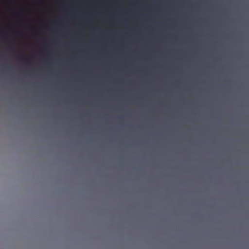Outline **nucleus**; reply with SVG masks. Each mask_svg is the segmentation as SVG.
<instances>
[{
	"instance_id": "f03ea898",
	"label": "nucleus",
	"mask_w": 249,
	"mask_h": 249,
	"mask_svg": "<svg viewBox=\"0 0 249 249\" xmlns=\"http://www.w3.org/2000/svg\"><path fill=\"white\" fill-rule=\"evenodd\" d=\"M23 61L24 63H27L29 62V59L27 58L24 59Z\"/></svg>"
},
{
	"instance_id": "f257e3e1",
	"label": "nucleus",
	"mask_w": 249,
	"mask_h": 249,
	"mask_svg": "<svg viewBox=\"0 0 249 249\" xmlns=\"http://www.w3.org/2000/svg\"><path fill=\"white\" fill-rule=\"evenodd\" d=\"M59 42H62V0H58Z\"/></svg>"
}]
</instances>
